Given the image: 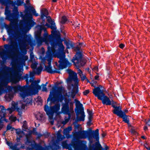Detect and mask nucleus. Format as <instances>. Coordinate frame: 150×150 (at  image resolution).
Returning <instances> with one entry per match:
<instances>
[{"mask_svg":"<svg viewBox=\"0 0 150 150\" xmlns=\"http://www.w3.org/2000/svg\"><path fill=\"white\" fill-rule=\"evenodd\" d=\"M7 32L8 37L6 39V40L8 41H9L11 45L5 44L4 45V47L6 50L8 49H11L12 48H13L16 52H19L18 54H17L16 57V58L18 59L20 63H22L23 61L24 60L23 58H24L25 60H26L28 59V57L27 56H23L22 57H21V54L19 51L18 43L14 42L13 39L15 38L17 40L19 43L21 52L23 54H25L27 53V50L24 45L25 42H27L29 43L30 46H31L33 44V41L30 37L27 35H25L23 39L22 40L21 34L18 31L14 32L11 28H9L7 30Z\"/></svg>","mask_w":150,"mask_h":150,"instance_id":"1","label":"nucleus"},{"mask_svg":"<svg viewBox=\"0 0 150 150\" xmlns=\"http://www.w3.org/2000/svg\"><path fill=\"white\" fill-rule=\"evenodd\" d=\"M99 131L98 129L93 131L90 128L89 131H81L76 132V134L78 137L81 139H85L88 137L90 143L93 142V138L95 139L96 142L95 143L92 145L90 144L89 146L88 150H98V149L96 148V142L100 143Z\"/></svg>","mask_w":150,"mask_h":150,"instance_id":"2","label":"nucleus"},{"mask_svg":"<svg viewBox=\"0 0 150 150\" xmlns=\"http://www.w3.org/2000/svg\"><path fill=\"white\" fill-rule=\"evenodd\" d=\"M35 28L37 29V30L35 32V38L38 44H41L45 41L51 40L53 38L54 34H52L48 35L45 27L37 25Z\"/></svg>","mask_w":150,"mask_h":150,"instance_id":"3","label":"nucleus"},{"mask_svg":"<svg viewBox=\"0 0 150 150\" xmlns=\"http://www.w3.org/2000/svg\"><path fill=\"white\" fill-rule=\"evenodd\" d=\"M102 86L99 85L98 87L93 90V93L98 99L102 101V103L103 105H110L111 102L109 97L105 95L104 93L103 90L101 89Z\"/></svg>","mask_w":150,"mask_h":150,"instance_id":"4","label":"nucleus"},{"mask_svg":"<svg viewBox=\"0 0 150 150\" xmlns=\"http://www.w3.org/2000/svg\"><path fill=\"white\" fill-rule=\"evenodd\" d=\"M65 55L62 50L59 49L58 51L56 53L57 57L59 59L58 62L59 65L57 66V63L56 62V64L58 67L59 69H63L66 68L67 66L70 67L71 64L69 62L67 59L65 58Z\"/></svg>","mask_w":150,"mask_h":150,"instance_id":"5","label":"nucleus"},{"mask_svg":"<svg viewBox=\"0 0 150 150\" xmlns=\"http://www.w3.org/2000/svg\"><path fill=\"white\" fill-rule=\"evenodd\" d=\"M58 100L57 102H62L64 100V102L62 103L61 112L64 114L68 115L69 119H70L71 115L69 103L71 102V99L65 97L64 96H62L59 97Z\"/></svg>","mask_w":150,"mask_h":150,"instance_id":"6","label":"nucleus"},{"mask_svg":"<svg viewBox=\"0 0 150 150\" xmlns=\"http://www.w3.org/2000/svg\"><path fill=\"white\" fill-rule=\"evenodd\" d=\"M25 14L24 15L22 12H21L20 16L21 17L24 21L26 20L28 18L32 19L33 15L35 16H38L39 15L36 12L35 9L33 7L30 6L25 8Z\"/></svg>","mask_w":150,"mask_h":150,"instance_id":"7","label":"nucleus"},{"mask_svg":"<svg viewBox=\"0 0 150 150\" xmlns=\"http://www.w3.org/2000/svg\"><path fill=\"white\" fill-rule=\"evenodd\" d=\"M13 90L15 93L20 92L19 93L20 96L23 99V101L24 102L26 103V104H30L31 105L32 104L33 102L31 98H27V99H25V98L27 97L26 93L24 91L22 86L19 85L13 86Z\"/></svg>","mask_w":150,"mask_h":150,"instance_id":"8","label":"nucleus"},{"mask_svg":"<svg viewBox=\"0 0 150 150\" xmlns=\"http://www.w3.org/2000/svg\"><path fill=\"white\" fill-rule=\"evenodd\" d=\"M48 14L47 10L45 9L43 11H41V18L42 20V22L41 23V25H39L42 26V27H45L46 26H47L48 28H50L51 29L53 30H56L57 29V27L55 25V23L54 21L52 20L51 18L50 19L51 20V23L50 24L51 25H50L48 23H46L45 24V17H46V16Z\"/></svg>","mask_w":150,"mask_h":150,"instance_id":"9","label":"nucleus"},{"mask_svg":"<svg viewBox=\"0 0 150 150\" xmlns=\"http://www.w3.org/2000/svg\"><path fill=\"white\" fill-rule=\"evenodd\" d=\"M60 108V104H57L53 106L49 107L47 105H45L44 110L50 119L53 118V116L55 113H56Z\"/></svg>","mask_w":150,"mask_h":150,"instance_id":"10","label":"nucleus"},{"mask_svg":"<svg viewBox=\"0 0 150 150\" xmlns=\"http://www.w3.org/2000/svg\"><path fill=\"white\" fill-rule=\"evenodd\" d=\"M66 71L69 74V77L67 79L68 83H71L73 81L74 82V85H78L79 81L78 78L77 74L74 72L70 69H68L66 70Z\"/></svg>","mask_w":150,"mask_h":150,"instance_id":"11","label":"nucleus"},{"mask_svg":"<svg viewBox=\"0 0 150 150\" xmlns=\"http://www.w3.org/2000/svg\"><path fill=\"white\" fill-rule=\"evenodd\" d=\"M54 39L55 41L51 42V45L52 46V48H53L54 49L56 46H58L60 48L62 49V50H64V47L62 44V41L61 40L60 38L57 36V37L55 36V35H54V36L52 40Z\"/></svg>","mask_w":150,"mask_h":150,"instance_id":"12","label":"nucleus"},{"mask_svg":"<svg viewBox=\"0 0 150 150\" xmlns=\"http://www.w3.org/2000/svg\"><path fill=\"white\" fill-rule=\"evenodd\" d=\"M29 81L31 83L30 85L28 86L29 89L28 91L26 93L27 97L35 94V93H34V91L37 83L36 81H33L32 79H30Z\"/></svg>","mask_w":150,"mask_h":150,"instance_id":"13","label":"nucleus"},{"mask_svg":"<svg viewBox=\"0 0 150 150\" xmlns=\"http://www.w3.org/2000/svg\"><path fill=\"white\" fill-rule=\"evenodd\" d=\"M60 84V83H57L56 86H58V85ZM56 87L57 86L53 87H52L51 91L50 92V94H49V97L47 99V103L49 101H50V103L49 104L50 105L51 104L54 102L57 101L55 100H56L55 99L56 96H54L55 92L57 91L56 90V88H57Z\"/></svg>","mask_w":150,"mask_h":150,"instance_id":"14","label":"nucleus"},{"mask_svg":"<svg viewBox=\"0 0 150 150\" xmlns=\"http://www.w3.org/2000/svg\"><path fill=\"white\" fill-rule=\"evenodd\" d=\"M74 110L76 114V118L74 123L76 124L79 121H84L85 115L84 111H81V112H80L79 108L78 109L75 108Z\"/></svg>","mask_w":150,"mask_h":150,"instance_id":"15","label":"nucleus"},{"mask_svg":"<svg viewBox=\"0 0 150 150\" xmlns=\"http://www.w3.org/2000/svg\"><path fill=\"white\" fill-rule=\"evenodd\" d=\"M31 135L30 134L27 135L26 136V141L25 142V144L27 145L31 146L33 149L34 147L37 148L38 147L42 148V147L36 143L34 141L30 139Z\"/></svg>","mask_w":150,"mask_h":150,"instance_id":"16","label":"nucleus"},{"mask_svg":"<svg viewBox=\"0 0 150 150\" xmlns=\"http://www.w3.org/2000/svg\"><path fill=\"white\" fill-rule=\"evenodd\" d=\"M83 51L81 50L80 51H77L71 60L72 62L75 65V62L74 61H77L76 63L78 64L81 61L83 58Z\"/></svg>","mask_w":150,"mask_h":150,"instance_id":"17","label":"nucleus"},{"mask_svg":"<svg viewBox=\"0 0 150 150\" xmlns=\"http://www.w3.org/2000/svg\"><path fill=\"white\" fill-rule=\"evenodd\" d=\"M71 86L74 87L72 90L71 92V96L73 98H75L76 95L78 93L79 91V88L78 85H74V84H71V85H68V89L71 88Z\"/></svg>","mask_w":150,"mask_h":150,"instance_id":"18","label":"nucleus"},{"mask_svg":"<svg viewBox=\"0 0 150 150\" xmlns=\"http://www.w3.org/2000/svg\"><path fill=\"white\" fill-rule=\"evenodd\" d=\"M12 13L10 12V10H6L5 12V15L6 16V19L10 21H16L14 15H12Z\"/></svg>","mask_w":150,"mask_h":150,"instance_id":"19","label":"nucleus"},{"mask_svg":"<svg viewBox=\"0 0 150 150\" xmlns=\"http://www.w3.org/2000/svg\"><path fill=\"white\" fill-rule=\"evenodd\" d=\"M11 6L12 7H13V12L12 13V14L14 15L15 19H16V21H18V19L20 18V14L18 10V8L17 6H12V4L11 3H10L8 4V6Z\"/></svg>","mask_w":150,"mask_h":150,"instance_id":"20","label":"nucleus"},{"mask_svg":"<svg viewBox=\"0 0 150 150\" xmlns=\"http://www.w3.org/2000/svg\"><path fill=\"white\" fill-rule=\"evenodd\" d=\"M45 70L47 72L51 74H53L55 73L61 74V72L59 70V69H58L55 67L54 68L55 69L54 70H53L52 69V66H45Z\"/></svg>","mask_w":150,"mask_h":150,"instance_id":"21","label":"nucleus"},{"mask_svg":"<svg viewBox=\"0 0 150 150\" xmlns=\"http://www.w3.org/2000/svg\"><path fill=\"white\" fill-rule=\"evenodd\" d=\"M11 3L12 4V6L16 5L17 6H20L23 4L25 8L28 7L24 3V0H15V1L11 0Z\"/></svg>","mask_w":150,"mask_h":150,"instance_id":"22","label":"nucleus"},{"mask_svg":"<svg viewBox=\"0 0 150 150\" xmlns=\"http://www.w3.org/2000/svg\"><path fill=\"white\" fill-rule=\"evenodd\" d=\"M112 107L114 109L112 111L113 113L117 116H119L122 111V107L121 106H116L115 105H112Z\"/></svg>","mask_w":150,"mask_h":150,"instance_id":"23","label":"nucleus"},{"mask_svg":"<svg viewBox=\"0 0 150 150\" xmlns=\"http://www.w3.org/2000/svg\"><path fill=\"white\" fill-rule=\"evenodd\" d=\"M31 19L28 18L26 20H25L24 22L25 25L30 28L36 24L35 22L32 20H30Z\"/></svg>","mask_w":150,"mask_h":150,"instance_id":"24","label":"nucleus"},{"mask_svg":"<svg viewBox=\"0 0 150 150\" xmlns=\"http://www.w3.org/2000/svg\"><path fill=\"white\" fill-rule=\"evenodd\" d=\"M56 88H57V94L56 96L55 99L56 100H57V102L59 100L58 99L59 97L62 96H63L62 94L63 87L62 86H57Z\"/></svg>","mask_w":150,"mask_h":150,"instance_id":"25","label":"nucleus"},{"mask_svg":"<svg viewBox=\"0 0 150 150\" xmlns=\"http://www.w3.org/2000/svg\"><path fill=\"white\" fill-rule=\"evenodd\" d=\"M74 101L75 103V105L76 108H75L78 109L79 108L80 112H81V111H83L84 108L83 107V104L81 103L77 99H75Z\"/></svg>","mask_w":150,"mask_h":150,"instance_id":"26","label":"nucleus"},{"mask_svg":"<svg viewBox=\"0 0 150 150\" xmlns=\"http://www.w3.org/2000/svg\"><path fill=\"white\" fill-rule=\"evenodd\" d=\"M65 44L66 45V48L67 49H69L71 48L73 50L75 46L74 43L69 40L68 41L65 40Z\"/></svg>","mask_w":150,"mask_h":150,"instance_id":"27","label":"nucleus"},{"mask_svg":"<svg viewBox=\"0 0 150 150\" xmlns=\"http://www.w3.org/2000/svg\"><path fill=\"white\" fill-rule=\"evenodd\" d=\"M51 33L52 34H53L54 35H55V36H56V37H57V36L59 37L61 39V40H62V42L64 41V43L65 44V41L66 40L65 38H63V39L61 38V34L59 33V31H57L56 30H54V31H52L51 32Z\"/></svg>","mask_w":150,"mask_h":150,"instance_id":"28","label":"nucleus"},{"mask_svg":"<svg viewBox=\"0 0 150 150\" xmlns=\"http://www.w3.org/2000/svg\"><path fill=\"white\" fill-rule=\"evenodd\" d=\"M54 49L53 48H52L50 46L47 47V50L46 53V57H52L53 50Z\"/></svg>","mask_w":150,"mask_h":150,"instance_id":"29","label":"nucleus"},{"mask_svg":"<svg viewBox=\"0 0 150 150\" xmlns=\"http://www.w3.org/2000/svg\"><path fill=\"white\" fill-rule=\"evenodd\" d=\"M118 116L123 119V122H124L125 123L129 124V115H126V116L124 115H122L119 116Z\"/></svg>","mask_w":150,"mask_h":150,"instance_id":"30","label":"nucleus"},{"mask_svg":"<svg viewBox=\"0 0 150 150\" xmlns=\"http://www.w3.org/2000/svg\"><path fill=\"white\" fill-rule=\"evenodd\" d=\"M11 0H0V4L7 7L8 6V4L11 2Z\"/></svg>","mask_w":150,"mask_h":150,"instance_id":"31","label":"nucleus"},{"mask_svg":"<svg viewBox=\"0 0 150 150\" xmlns=\"http://www.w3.org/2000/svg\"><path fill=\"white\" fill-rule=\"evenodd\" d=\"M26 81V84L25 85L22 86L23 88L25 93H26L28 91L29 88L28 86L30 85H29V80H25Z\"/></svg>","mask_w":150,"mask_h":150,"instance_id":"32","label":"nucleus"},{"mask_svg":"<svg viewBox=\"0 0 150 150\" xmlns=\"http://www.w3.org/2000/svg\"><path fill=\"white\" fill-rule=\"evenodd\" d=\"M6 113V109L5 108H4V110H2L0 109V117H1L0 118H2V119L3 117H5Z\"/></svg>","mask_w":150,"mask_h":150,"instance_id":"33","label":"nucleus"},{"mask_svg":"<svg viewBox=\"0 0 150 150\" xmlns=\"http://www.w3.org/2000/svg\"><path fill=\"white\" fill-rule=\"evenodd\" d=\"M68 21L67 17L65 16H62L61 18V20L60 23L62 24H64L66 23V22Z\"/></svg>","mask_w":150,"mask_h":150,"instance_id":"34","label":"nucleus"},{"mask_svg":"<svg viewBox=\"0 0 150 150\" xmlns=\"http://www.w3.org/2000/svg\"><path fill=\"white\" fill-rule=\"evenodd\" d=\"M19 144V143H16L14 146L13 145V146H11V148L13 150H20V148L17 147Z\"/></svg>","mask_w":150,"mask_h":150,"instance_id":"35","label":"nucleus"},{"mask_svg":"<svg viewBox=\"0 0 150 150\" xmlns=\"http://www.w3.org/2000/svg\"><path fill=\"white\" fill-rule=\"evenodd\" d=\"M73 50L76 52L77 51H80L81 50H82L81 48V47H79L78 44L76 46H75Z\"/></svg>","mask_w":150,"mask_h":150,"instance_id":"36","label":"nucleus"},{"mask_svg":"<svg viewBox=\"0 0 150 150\" xmlns=\"http://www.w3.org/2000/svg\"><path fill=\"white\" fill-rule=\"evenodd\" d=\"M96 147L98 148V150H105L104 149L103 147L100 143L96 142Z\"/></svg>","mask_w":150,"mask_h":150,"instance_id":"37","label":"nucleus"},{"mask_svg":"<svg viewBox=\"0 0 150 150\" xmlns=\"http://www.w3.org/2000/svg\"><path fill=\"white\" fill-rule=\"evenodd\" d=\"M69 132L67 128L64 129L63 131V134L66 135V137L67 138H69L70 137V136L69 134Z\"/></svg>","mask_w":150,"mask_h":150,"instance_id":"38","label":"nucleus"},{"mask_svg":"<svg viewBox=\"0 0 150 150\" xmlns=\"http://www.w3.org/2000/svg\"><path fill=\"white\" fill-rule=\"evenodd\" d=\"M41 86L37 84L35 88L34 91V93H35L36 94L38 92L39 90H40L41 89Z\"/></svg>","mask_w":150,"mask_h":150,"instance_id":"39","label":"nucleus"},{"mask_svg":"<svg viewBox=\"0 0 150 150\" xmlns=\"http://www.w3.org/2000/svg\"><path fill=\"white\" fill-rule=\"evenodd\" d=\"M2 50L3 51L2 52H0V55L2 59L4 60L5 59L4 57V55L6 53V51L3 49H2Z\"/></svg>","mask_w":150,"mask_h":150,"instance_id":"40","label":"nucleus"},{"mask_svg":"<svg viewBox=\"0 0 150 150\" xmlns=\"http://www.w3.org/2000/svg\"><path fill=\"white\" fill-rule=\"evenodd\" d=\"M13 86H8L6 87V92H10L12 91Z\"/></svg>","mask_w":150,"mask_h":150,"instance_id":"41","label":"nucleus"},{"mask_svg":"<svg viewBox=\"0 0 150 150\" xmlns=\"http://www.w3.org/2000/svg\"><path fill=\"white\" fill-rule=\"evenodd\" d=\"M9 67L6 66L5 65H4L1 68V69H0V71H5L7 70Z\"/></svg>","mask_w":150,"mask_h":150,"instance_id":"42","label":"nucleus"},{"mask_svg":"<svg viewBox=\"0 0 150 150\" xmlns=\"http://www.w3.org/2000/svg\"><path fill=\"white\" fill-rule=\"evenodd\" d=\"M9 119L11 121L15 122L17 118L16 117H13L11 115L9 117Z\"/></svg>","mask_w":150,"mask_h":150,"instance_id":"43","label":"nucleus"},{"mask_svg":"<svg viewBox=\"0 0 150 150\" xmlns=\"http://www.w3.org/2000/svg\"><path fill=\"white\" fill-rule=\"evenodd\" d=\"M128 110L127 109H125L124 110H122L119 116L124 115L125 116L127 115L126 113L128 112Z\"/></svg>","mask_w":150,"mask_h":150,"instance_id":"44","label":"nucleus"},{"mask_svg":"<svg viewBox=\"0 0 150 150\" xmlns=\"http://www.w3.org/2000/svg\"><path fill=\"white\" fill-rule=\"evenodd\" d=\"M42 67L41 66L38 67L36 69V72L38 74H40L42 71Z\"/></svg>","mask_w":150,"mask_h":150,"instance_id":"45","label":"nucleus"},{"mask_svg":"<svg viewBox=\"0 0 150 150\" xmlns=\"http://www.w3.org/2000/svg\"><path fill=\"white\" fill-rule=\"evenodd\" d=\"M1 29L3 28L4 27H5L6 29H8L9 28L8 25L6 24L5 23L1 24Z\"/></svg>","mask_w":150,"mask_h":150,"instance_id":"46","label":"nucleus"},{"mask_svg":"<svg viewBox=\"0 0 150 150\" xmlns=\"http://www.w3.org/2000/svg\"><path fill=\"white\" fill-rule=\"evenodd\" d=\"M8 110L9 111V114H11L15 110V109L11 107V108H8L6 110Z\"/></svg>","mask_w":150,"mask_h":150,"instance_id":"47","label":"nucleus"},{"mask_svg":"<svg viewBox=\"0 0 150 150\" xmlns=\"http://www.w3.org/2000/svg\"><path fill=\"white\" fill-rule=\"evenodd\" d=\"M15 130L16 131V134L18 135H19L20 134H22L24 133V132L22 130H21L20 129H19V130L18 131V129H15Z\"/></svg>","mask_w":150,"mask_h":150,"instance_id":"48","label":"nucleus"},{"mask_svg":"<svg viewBox=\"0 0 150 150\" xmlns=\"http://www.w3.org/2000/svg\"><path fill=\"white\" fill-rule=\"evenodd\" d=\"M3 121V120H2V118H0V130L2 129L4 127Z\"/></svg>","mask_w":150,"mask_h":150,"instance_id":"49","label":"nucleus"},{"mask_svg":"<svg viewBox=\"0 0 150 150\" xmlns=\"http://www.w3.org/2000/svg\"><path fill=\"white\" fill-rule=\"evenodd\" d=\"M130 131L131 133L133 134H136L137 133V132L135 130L133 127H132L130 129Z\"/></svg>","mask_w":150,"mask_h":150,"instance_id":"50","label":"nucleus"},{"mask_svg":"<svg viewBox=\"0 0 150 150\" xmlns=\"http://www.w3.org/2000/svg\"><path fill=\"white\" fill-rule=\"evenodd\" d=\"M87 112L88 114V116H93V113L92 110H90L89 109H87Z\"/></svg>","mask_w":150,"mask_h":150,"instance_id":"51","label":"nucleus"},{"mask_svg":"<svg viewBox=\"0 0 150 150\" xmlns=\"http://www.w3.org/2000/svg\"><path fill=\"white\" fill-rule=\"evenodd\" d=\"M30 78V79H33V77L34 76V73L33 72H31L30 73V75H29Z\"/></svg>","mask_w":150,"mask_h":150,"instance_id":"52","label":"nucleus"},{"mask_svg":"<svg viewBox=\"0 0 150 150\" xmlns=\"http://www.w3.org/2000/svg\"><path fill=\"white\" fill-rule=\"evenodd\" d=\"M31 132L35 135L38 134V132L36 131V128H33V131H31Z\"/></svg>","mask_w":150,"mask_h":150,"instance_id":"53","label":"nucleus"},{"mask_svg":"<svg viewBox=\"0 0 150 150\" xmlns=\"http://www.w3.org/2000/svg\"><path fill=\"white\" fill-rule=\"evenodd\" d=\"M74 102H70L69 103V104L70 105V111L71 110H73V106L74 103Z\"/></svg>","mask_w":150,"mask_h":150,"instance_id":"54","label":"nucleus"},{"mask_svg":"<svg viewBox=\"0 0 150 150\" xmlns=\"http://www.w3.org/2000/svg\"><path fill=\"white\" fill-rule=\"evenodd\" d=\"M31 67L33 69H36L37 67V64L35 63H33L31 64Z\"/></svg>","mask_w":150,"mask_h":150,"instance_id":"55","label":"nucleus"},{"mask_svg":"<svg viewBox=\"0 0 150 150\" xmlns=\"http://www.w3.org/2000/svg\"><path fill=\"white\" fill-rule=\"evenodd\" d=\"M46 57L47 58V60L48 62H51L52 57Z\"/></svg>","mask_w":150,"mask_h":150,"instance_id":"56","label":"nucleus"},{"mask_svg":"<svg viewBox=\"0 0 150 150\" xmlns=\"http://www.w3.org/2000/svg\"><path fill=\"white\" fill-rule=\"evenodd\" d=\"M89 90H86L83 92V95L85 96H86L88 93H89Z\"/></svg>","mask_w":150,"mask_h":150,"instance_id":"57","label":"nucleus"},{"mask_svg":"<svg viewBox=\"0 0 150 150\" xmlns=\"http://www.w3.org/2000/svg\"><path fill=\"white\" fill-rule=\"evenodd\" d=\"M42 91L44 92H47V89L46 86H42Z\"/></svg>","mask_w":150,"mask_h":150,"instance_id":"58","label":"nucleus"},{"mask_svg":"<svg viewBox=\"0 0 150 150\" xmlns=\"http://www.w3.org/2000/svg\"><path fill=\"white\" fill-rule=\"evenodd\" d=\"M145 122L146 123V124L149 126H150V119H149L147 121L146 120V119L145 120Z\"/></svg>","mask_w":150,"mask_h":150,"instance_id":"59","label":"nucleus"},{"mask_svg":"<svg viewBox=\"0 0 150 150\" xmlns=\"http://www.w3.org/2000/svg\"><path fill=\"white\" fill-rule=\"evenodd\" d=\"M81 78V80L82 81H84V80L86 79V76L85 75H81V76H80Z\"/></svg>","mask_w":150,"mask_h":150,"instance_id":"60","label":"nucleus"},{"mask_svg":"<svg viewBox=\"0 0 150 150\" xmlns=\"http://www.w3.org/2000/svg\"><path fill=\"white\" fill-rule=\"evenodd\" d=\"M52 144L54 146L56 147L57 148V149L59 147V146L58 145L57 142H53Z\"/></svg>","mask_w":150,"mask_h":150,"instance_id":"61","label":"nucleus"},{"mask_svg":"<svg viewBox=\"0 0 150 150\" xmlns=\"http://www.w3.org/2000/svg\"><path fill=\"white\" fill-rule=\"evenodd\" d=\"M4 91V88L3 87L0 85V94H1Z\"/></svg>","mask_w":150,"mask_h":150,"instance_id":"62","label":"nucleus"},{"mask_svg":"<svg viewBox=\"0 0 150 150\" xmlns=\"http://www.w3.org/2000/svg\"><path fill=\"white\" fill-rule=\"evenodd\" d=\"M29 75L28 74H26L24 76V78L25 79V80H29Z\"/></svg>","mask_w":150,"mask_h":150,"instance_id":"63","label":"nucleus"},{"mask_svg":"<svg viewBox=\"0 0 150 150\" xmlns=\"http://www.w3.org/2000/svg\"><path fill=\"white\" fill-rule=\"evenodd\" d=\"M148 144L147 143H146L144 145V147L147 150H150V147H148L147 146Z\"/></svg>","mask_w":150,"mask_h":150,"instance_id":"64","label":"nucleus"}]
</instances>
